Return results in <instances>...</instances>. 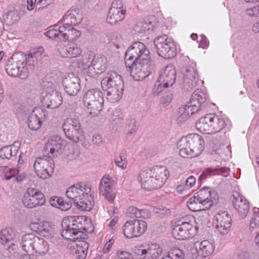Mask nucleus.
Instances as JSON below:
<instances>
[{"instance_id":"1","label":"nucleus","mask_w":259,"mask_h":259,"mask_svg":"<svg viewBox=\"0 0 259 259\" xmlns=\"http://www.w3.org/2000/svg\"><path fill=\"white\" fill-rule=\"evenodd\" d=\"M167 173L165 166H156L142 171L139 176L142 188L148 191L160 188L167 179Z\"/></svg>"},{"instance_id":"2","label":"nucleus","mask_w":259,"mask_h":259,"mask_svg":"<svg viewBox=\"0 0 259 259\" xmlns=\"http://www.w3.org/2000/svg\"><path fill=\"white\" fill-rule=\"evenodd\" d=\"M90 192V188L85 185L83 187L77 184L69 187L66 192V195L78 209L90 211L94 203L93 197L89 194Z\"/></svg>"},{"instance_id":"3","label":"nucleus","mask_w":259,"mask_h":259,"mask_svg":"<svg viewBox=\"0 0 259 259\" xmlns=\"http://www.w3.org/2000/svg\"><path fill=\"white\" fill-rule=\"evenodd\" d=\"M101 86L106 93V98L111 103H116L121 98L123 82L121 76L114 71L107 73L101 81Z\"/></svg>"},{"instance_id":"4","label":"nucleus","mask_w":259,"mask_h":259,"mask_svg":"<svg viewBox=\"0 0 259 259\" xmlns=\"http://www.w3.org/2000/svg\"><path fill=\"white\" fill-rule=\"evenodd\" d=\"M204 143L201 136L196 134L183 137L178 142L180 155L188 158L198 156L203 150Z\"/></svg>"},{"instance_id":"5","label":"nucleus","mask_w":259,"mask_h":259,"mask_svg":"<svg viewBox=\"0 0 259 259\" xmlns=\"http://www.w3.org/2000/svg\"><path fill=\"white\" fill-rule=\"evenodd\" d=\"M106 63L105 56L100 54L94 56L90 53L82 56L78 62V66L89 76L96 77L105 70Z\"/></svg>"},{"instance_id":"6","label":"nucleus","mask_w":259,"mask_h":259,"mask_svg":"<svg viewBox=\"0 0 259 259\" xmlns=\"http://www.w3.org/2000/svg\"><path fill=\"white\" fill-rule=\"evenodd\" d=\"M83 102L87 108L89 113L92 116H96L103 109V96L99 89L89 90L84 94Z\"/></svg>"},{"instance_id":"7","label":"nucleus","mask_w":259,"mask_h":259,"mask_svg":"<svg viewBox=\"0 0 259 259\" xmlns=\"http://www.w3.org/2000/svg\"><path fill=\"white\" fill-rule=\"evenodd\" d=\"M149 50L143 43L139 41L135 42L127 49L125 54V65H131L134 62L149 59Z\"/></svg>"},{"instance_id":"8","label":"nucleus","mask_w":259,"mask_h":259,"mask_svg":"<svg viewBox=\"0 0 259 259\" xmlns=\"http://www.w3.org/2000/svg\"><path fill=\"white\" fill-rule=\"evenodd\" d=\"M129 68L131 75L137 81L142 80L148 76L154 69V64L149 59L134 62L131 65H126Z\"/></svg>"},{"instance_id":"9","label":"nucleus","mask_w":259,"mask_h":259,"mask_svg":"<svg viewBox=\"0 0 259 259\" xmlns=\"http://www.w3.org/2000/svg\"><path fill=\"white\" fill-rule=\"evenodd\" d=\"M154 44L159 56L166 59L174 58L177 54V49L174 42L166 35L156 37Z\"/></svg>"},{"instance_id":"10","label":"nucleus","mask_w":259,"mask_h":259,"mask_svg":"<svg viewBox=\"0 0 259 259\" xmlns=\"http://www.w3.org/2000/svg\"><path fill=\"white\" fill-rule=\"evenodd\" d=\"M63 129L66 137L74 143H77L84 138L83 132L78 119H67L63 125Z\"/></svg>"},{"instance_id":"11","label":"nucleus","mask_w":259,"mask_h":259,"mask_svg":"<svg viewBox=\"0 0 259 259\" xmlns=\"http://www.w3.org/2000/svg\"><path fill=\"white\" fill-rule=\"evenodd\" d=\"M44 194L40 191L32 188H29L24 194L22 202L24 207L33 208L42 206L46 203Z\"/></svg>"},{"instance_id":"12","label":"nucleus","mask_w":259,"mask_h":259,"mask_svg":"<svg viewBox=\"0 0 259 259\" xmlns=\"http://www.w3.org/2000/svg\"><path fill=\"white\" fill-rule=\"evenodd\" d=\"M147 223L143 220L135 219L127 221L122 230L125 237L132 238L142 235L147 230Z\"/></svg>"},{"instance_id":"13","label":"nucleus","mask_w":259,"mask_h":259,"mask_svg":"<svg viewBox=\"0 0 259 259\" xmlns=\"http://www.w3.org/2000/svg\"><path fill=\"white\" fill-rule=\"evenodd\" d=\"M33 167L37 175L40 178L46 179L54 172V163L52 158L39 157L36 158Z\"/></svg>"},{"instance_id":"14","label":"nucleus","mask_w":259,"mask_h":259,"mask_svg":"<svg viewBox=\"0 0 259 259\" xmlns=\"http://www.w3.org/2000/svg\"><path fill=\"white\" fill-rule=\"evenodd\" d=\"M16 63H12L10 61L6 66V71L8 74L11 76H18L21 79H24L27 78L29 74L28 68L23 66V59H16Z\"/></svg>"},{"instance_id":"15","label":"nucleus","mask_w":259,"mask_h":259,"mask_svg":"<svg viewBox=\"0 0 259 259\" xmlns=\"http://www.w3.org/2000/svg\"><path fill=\"white\" fill-rule=\"evenodd\" d=\"M214 221L216 229L221 234L229 232L232 224V218L227 211H219L214 217Z\"/></svg>"},{"instance_id":"16","label":"nucleus","mask_w":259,"mask_h":259,"mask_svg":"<svg viewBox=\"0 0 259 259\" xmlns=\"http://www.w3.org/2000/svg\"><path fill=\"white\" fill-rule=\"evenodd\" d=\"M197 227L189 225H182L176 223L172 230L174 237L178 240H184L192 238L197 233Z\"/></svg>"},{"instance_id":"17","label":"nucleus","mask_w":259,"mask_h":259,"mask_svg":"<svg viewBox=\"0 0 259 259\" xmlns=\"http://www.w3.org/2000/svg\"><path fill=\"white\" fill-rule=\"evenodd\" d=\"M82 238H78L75 240L69 241L67 248L72 253L76 254V259H85L88 248L89 243Z\"/></svg>"},{"instance_id":"18","label":"nucleus","mask_w":259,"mask_h":259,"mask_svg":"<svg viewBox=\"0 0 259 259\" xmlns=\"http://www.w3.org/2000/svg\"><path fill=\"white\" fill-rule=\"evenodd\" d=\"M183 74V88L187 91H191L197 85L198 75L196 70L192 66H185L182 69Z\"/></svg>"},{"instance_id":"19","label":"nucleus","mask_w":259,"mask_h":259,"mask_svg":"<svg viewBox=\"0 0 259 259\" xmlns=\"http://www.w3.org/2000/svg\"><path fill=\"white\" fill-rule=\"evenodd\" d=\"M112 178L108 175H105L100 181L99 186V194L103 196L110 203H113L115 198V194L112 188Z\"/></svg>"},{"instance_id":"20","label":"nucleus","mask_w":259,"mask_h":259,"mask_svg":"<svg viewBox=\"0 0 259 259\" xmlns=\"http://www.w3.org/2000/svg\"><path fill=\"white\" fill-rule=\"evenodd\" d=\"M47 117V113L46 110L41 108H35L28 117V126L30 129L36 131L40 127L42 120Z\"/></svg>"},{"instance_id":"21","label":"nucleus","mask_w":259,"mask_h":259,"mask_svg":"<svg viewBox=\"0 0 259 259\" xmlns=\"http://www.w3.org/2000/svg\"><path fill=\"white\" fill-rule=\"evenodd\" d=\"M162 251L159 245L154 243L138 248L136 253L143 259H157Z\"/></svg>"},{"instance_id":"22","label":"nucleus","mask_w":259,"mask_h":259,"mask_svg":"<svg viewBox=\"0 0 259 259\" xmlns=\"http://www.w3.org/2000/svg\"><path fill=\"white\" fill-rule=\"evenodd\" d=\"M233 197L232 204L234 208L242 218L245 217L249 210L248 201L237 192L233 193Z\"/></svg>"},{"instance_id":"23","label":"nucleus","mask_w":259,"mask_h":259,"mask_svg":"<svg viewBox=\"0 0 259 259\" xmlns=\"http://www.w3.org/2000/svg\"><path fill=\"white\" fill-rule=\"evenodd\" d=\"M63 84L66 93L70 96H75L80 89V79L73 74L63 79Z\"/></svg>"},{"instance_id":"24","label":"nucleus","mask_w":259,"mask_h":259,"mask_svg":"<svg viewBox=\"0 0 259 259\" xmlns=\"http://www.w3.org/2000/svg\"><path fill=\"white\" fill-rule=\"evenodd\" d=\"M176 78V71L172 65H169L161 71L157 80L163 83L164 87H168L172 85Z\"/></svg>"},{"instance_id":"25","label":"nucleus","mask_w":259,"mask_h":259,"mask_svg":"<svg viewBox=\"0 0 259 259\" xmlns=\"http://www.w3.org/2000/svg\"><path fill=\"white\" fill-rule=\"evenodd\" d=\"M43 100L48 108L55 109L58 108L62 103V97L61 94L55 90L46 91V95Z\"/></svg>"},{"instance_id":"26","label":"nucleus","mask_w":259,"mask_h":259,"mask_svg":"<svg viewBox=\"0 0 259 259\" xmlns=\"http://www.w3.org/2000/svg\"><path fill=\"white\" fill-rule=\"evenodd\" d=\"M206 96L199 90H196L192 95L188 104L193 107V111L198 112L206 107Z\"/></svg>"},{"instance_id":"27","label":"nucleus","mask_w":259,"mask_h":259,"mask_svg":"<svg viewBox=\"0 0 259 259\" xmlns=\"http://www.w3.org/2000/svg\"><path fill=\"white\" fill-rule=\"evenodd\" d=\"M83 15L79 10L68 11L63 16L62 20L65 25H76L80 24L82 20Z\"/></svg>"},{"instance_id":"28","label":"nucleus","mask_w":259,"mask_h":259,"mask_svg":"<svg viewBox=\"0 0 259 259\" xmlns=\"http://www.w3.org/2000/svg\"><path fill=\"white\" fill-rule=\"evenodd\" d=\"M63 145L60 138L52 137L48 141L46 145L45 151L46 153H50L52 155L57 156L61 151Z\"/></svg>"},{"instance_id":"29","label":"nucleus","mask_w":259,"mask_h":259,"mask_svg":"<svg viewBox=\"0 0 259 259\" xmlns=\"http://www.w3.org/2000/svg\"><path fill=\"white\" fill-rule=\"evenodd\" d=\"M20 145L19 141H16L12 145L2 148L0 150V157L7 159L15 158Z\"/></svg>"},{"instance_id":"30","label":"nucleus","mask_w":259,"mask_h":259,"mask_svg":"<svg viewBox=\"0 0 259 259\" xmlns=\"http://www.w3.org/2000/svg\"><path fill=\"white\" fill-rule=\"evenodd\" d=\"M62 231V236L66 239L70 241H74L78 238H82V236H79L75 231H74L69 226V219H63L61 223Z\"/></svg>"},{"instance_id":"31","label":"nucleus","mask_w":259,"mask_h":259,"mask_svg":"<svg viewBox=\"0 0 259 259\" xmlns=\"http://www.w3.org/2000/svg\"><path fill=\"white\" fill-rule=\"evenodd\" d=\"M37 236L33 233H28L23 235L21 239V247L22 249L28 253L33 254V248Z\"/></svg>"},{"instance_id":"32","label":"nucleus","mask_w":259,"mask_h":259,"mask_svg":"<svg viewBox=\"0 0 259 259\" xmlns=\"http://www.w3.org/2000/svg\"><path fill=\"white\" fill-rule=\"evenodd\" d=\"M125 13V10L123 9L110 8L108 12L107 21L112 25L117 24L123 20Z\"/></svg>"},{"instance_id":"33","label":"nucleus","mask_w":259,"mask_h":259,"mask_svg":"<svg viewBox=\"0 0 259 259\" xmlns=\"http://www.w3.org/2000/svg\"><path fill=\"white\" fill-rule=\"evenodd\" d=\"M153 30V25L150 21L145 20L138 22L134 27L133 31L137 36H142L149 34Z\"/></svg>"},{"instance_id":"34","label":"nucleus","mask_w":259,"mask_h":259,"mask_svg":"<svg viewBox=\"0 0 259 259\" xmlns=\"http://www.w3.org/2000/svg\"><path fill=\"white\" fill-rule=\"evenodd\" d=\"M63 33L62 34L63 41L68 40L74 41L81 35L80 31L76 30L71 26L64 25L62 26Z\"/></svg>"},{"instance_id":"35","label":"nucleus","mask_w":259,"mask_h":259,"mask_svg":"<svg viewBox=\"0 0 259 259\" xmlns=\"http://www.w3.org/2000/svg\"><path fill=\"white\" fill-rule=\"evenodd\" d=\"M214 246L209 241L205 240L198 243L196 246V250L198 255L202 257H206L210 255L214 251Z\"/></svg>"},{"instance_id":"36","label":"nucleus","mask_w":259,"mask_h":259,"mask_svg":"<svg viewBox=\"0 0 259 259\" xmlns=\"http://www.w3.org/2000/svg\"><path fill=\"white\" fill-rule=\"evenodd\" d=\"M195 195L199 201L204 205V207L207 209L209 208L212 205L211 200V192L209 188L201 189Z\"/></svg>"},{"instance_id":"37","label":"nucleus","mask_w":259,"mask_h":259,"mask_svg":"<svg viewBox=\"0 0 259 259\" xmlns=\"http://www.w3.org/2000/svg\"><path fill=\"white\" fill-rule=\"evenodd\" d=\"M83 220L82 217L75 216L72 218V220H69V226L75 232L79 234V236H82L83 239H85L87 235L82 232V231L85 230V228L82 224Z\"/></svg>"},{"instance_id":"38","label":"nucleus","mask_w":259,"mask_h":259,"mask_svg":"<svg viewBox=\"0 0 259 259\" xmlns=\"http://www.w3.org/2000/svg\"><path fill=\"white\" fill-rule=\"evenodd\" d=\"M33 248V253H37L40 255H45L49 250V245L44 238L37 236Z\"/></svg>"},{"instance_id":"39","label":"nucleus","mask_w":259,"mask_h":259,"mask_svg":"<svg viewBox=\"0 0 259 259\" xmlns=\"http://www.w3.org/2000/svg\"><path fill=\"white\" fill-rule=\"evenodd\" d=\"M209 114L205 116L200 118L196 123V128L200 133L203 134H210V124L211 117H209Z\"/></svg>"},{"instance_id":"40","label":"nucleus","mask_w":259,"mask_h":259,"mask_svg":"<svg viewBox=\"0 0 259 259\" xmlns=\"http://www.w3.org/2000/svg\"><path fill=\"white\" fill-rule=\"evenodd\" d=\"M210 118L211 117L210 124V134L216 133L224 128L225 123L224 120L220 118L214 114H209Z\"/></svg>"},{"instance_id":"41","label":"nucleus","mask_w":259,"mask_h":259,"mask_svg":"<svg viewBox=\"0 0 259 259\" xmlns=\"http://www.w3.org/2000/svg\"><path fill=\"white\" fill-rule=\"evenodd\" d=\"M230 169L226 167H209L206 169L202 174L199 176L198 181H201L205 179L207 176L215 175H223L225 176L229 171Z\"/></svg>"},{"instance_id":"42","label":"nucleus","mask_w":259,"mask_h":259,"mask_svg":"<svg viewBox=\"0 0 259 259\" xmlns=\"http://www.w3.org/2000/svg\"><path fill=\"white\" fill-rule=\"evenodd\" d=\"M193 111V107H191L188 103L179 109V116L178 120L182 121L188 119L191 115L196 113Z\"/></svg>"},{"instance_id":"43","label":"nucleus","mask_w":259,"mask_h":259,"mask_svg":"<svg viewBox=\"0 0 259 259\" xmlns=\"http://www.w3.org/2000/svg\"><path fill=\"white\" fill-rule=\"evenodd\" d=\"M188 208L192 211H199L207 209L204 207L199 200L195 195L189 199L187 203Z\"/></svg>"},{"instance_id":"44","label":"nucleus","mask_w":259,"mask_h":259,"mask_svg":"<svg viewBox=\"0 0 259 259\" xmlns=\"http://www.w3.org/2000/svg\"><path fill=\"white\" fill-rule=\"evenodd\" d=\"M15 236V234L12 228L4 229L0 232V241L2 244L5 245L12 241Z\"/></svg>"},{"instance_id":"45","label":"nucleus","mask_w":259,"mask_h":259,"mask_svg":"<svg viewBox=\"0 0 259 259\" xmlns=\"http://www.w3.org/2000/svg\"><path fill=\"white\" fill-rule=\"evenodd\" d=\"M39 228V234L46 237L53 236L55 234L54 225L49 222H42Z\"/></svg>"},{"instance_id":"46","label":"nucleus","mask_w":259,"mask_h":259,"mask_svg":"<svg viewBox=\"0 0 259 259\" xmlns=\"http://www.w3.org/2000/svg\"><path fill=\"white\" fill-rule=\"evenodd\" d=\"M3 19L7 25H11L19 20V16L17 11H10L3 16Z\"/></svg>"},{"instance_id":"47","label":"nucleus","mask_w":259,"mask_h":259,"mask_svg":"<svg viewBox=\"0 0 259 259\" xmlns=\"http://www.w3.org/2000/svg\"><path fill=\"white\" fill-rule=\"evenodd\" d=\"M17 57V59H23V66H25L27 68V66L30 69H32L38 64V61L32 58L31 56L24 55L23 54H20Z\"/></svg>"},{"instance_id":"48","label":"nucleus","mask_w":259,"mask_h":259,"mask_svg":"<svg viewBox=\"0 0 259 259\" xmlns=\"http://www.w3.org/2000/svg\"><path fill=\"white\" fill-rule=\"evenodd\" d=\"M62 26H60L58 29H51L45 33L46 36L53 39H58L63 41L62 35L63 30L61 29Z\"/></svg>"},{"instance_id":"49","label":"nucleus","mask_w":259,"mask_h":259,"mask_svg":"<svg viewBox=\"0 0 259 259\" xmlns=\"http://www.w3.org/2000/svg\"><path fill=\"white\" fill-rule=\"evenodd\" d=\"M127 135L129 136L134 135L136 133L138 129V126L136 120L135 119H131L128 120L127 124Z\"/></svg>"},{"instance_id":"50","label":"nucleus","mask_w":259,"mask_h":259,"mask_svg":"<svg viewBox=\"0 0 259 259\" xmlns=\"http://www.w3.org/2000/svg\"><path fill=\"white\" fill-rule=\"evenodd\" d=\"M4 174V177L6 180H9L14 177V170L7 166H0V175Z\"/></svg>"},{"instance_id":"51","label":"nucleus","mask_w":259,"mask_h":259,"mask_svg":"<svg viewBox=\"0 0 259 259\" xmlns=\"http://www.w3.org/2000/svg\"><path fill=\"white\" fill-rule=\"evenodd\" d=\"M171 259H184L183 251L178 248H173L168 252Z\"/></svg>"},{"instance_id":"52","label":"nucleus","mask_w":259,"mask_h":259,"mask_svg":"<svg viewBox=\"0 0 259 259\" xmlns=\"http://www.w3.org/2000/svg\"><path fill=\"white\" fill-rule=\"evenodd\" d=\"M245 13L249 17L259 18V4L247 9Z\"/></svg>"},{"instance_id":"53","label":"nucleus","mask_w":259,"mask_h":259,"mask_svg":"<svg viewBox=\"0 0 259 259\" xmlns=\"http://www.w3.org/2000/svg\"><path fill=\"white\" fill-rule=\"evenodd\" d=\"M177 223L182 225H189V226L191 227L194 226V224L195 223V220L193 216L188 215L181 218L180 220L177 221Z\"/></svg>"},{"instance_id":"54","label":"nucleus","mask_w":259,"mask_h":259,"mask_svg":"<svg viewBox=\"0 0 259 259\" xmlns=\"http://www.w3.org/2000/svg\"><path fill=\"white\" fill-rule=\"evenodd\" d=\"M114 161L116 165L122 169H124L127 166L126 158L124 155H120L118 157L115 158Z\"/></svg>"},{"instance_id":"55","label":"nucleus","mask_w":259,"mask_h":259,"mask_svg":"<svg viewBox=\"0 0 259 259\" xmlns=\"http://www.w3.org/2000/svg\"><path fill=\"white\" fill-rule=\"evenodd\" d=\"M43 48L40 47L37 49H34L30 51L29 54H28L29 56H31L32 58L35 59L36 61L38 62V61L40 60L42 57V53L43 52Z\"/></svg>"},{"instance_id":"56","label":"nucleus","mask_w":259,"mask_h":259,"mask_svg":"<svg viewBox=\"0 0 259 259\" xmlns=\"http://www.w3.org/2000/svg\"><path fill=\"white\" fill-rule=\"evenodd\" d=\"M167 88V87H165L163 85V83L157 80L153 89V94L155 95L158 96L162 91H163L164 89Z\"/></svg>"},{"instance_id":"57","label":"nucleus","mask_w":259,"mask_h":259,"mask_svg":"<svg viewBox=\"0 0 259 259\" xmlns=\"http://www.w3.org/2000/svg\"><path fill=\"white\" fill-rule=\"evenodd\" d=\"M154 211L155 213L160 217L169 214L170 213V210L169 209L162 206L156 208Z\"/></svg>"},{"instance_id":"58","label":"nucleus","mask_w":259,"mask_h":259,"mask_svg":"<svg viewBox=\"0 0 259 259\" xmlns=\"http://www.w3.org/2000/svg\"><path fill=\"white\" fill-rule=\"evenodd\" d=\"M139 211L140 209L134 206H131L127 209V213L128 216L131 218L135 217L136 218H139Z\"/></svg>"},{"instance_id":"59","label":"nucleus","mask_w":259,"mask_h":259,"mask_svg":"<svg viewBox=\"0 0 259 259\" xmlns=\"http://www.w3.org/2000/svg\"><path fill=\"white\" fill-rule=\"evenodd\" d=\"M196 183V179L193 176L189 177L185 181V189L186 190H188L191 188Z\"/></svg>"},{"instance_id":"60","label":"nucleus","mask_w":259,"mask_h":259,"mask_svg":"<svg viewBox=\"0 0 259 259\" xmlns=\"http://www.w3.org/2000/svg\"><path fill=\"white\" fill-rule=\"evenodd\" d=\"M70 46L62 48L60 52L61 56L64 58H72Z\"/></svg>"},{"instance_id":"61","label":"nucleus","mask_w":259,"mask_h":259,"mask_svg":"<svg viewBox=\"0 0 259 259\" xmlns=\"http://www.w3.org/2000/svg\"><path fill=\"white\" fill-rule=\"evenodd\" d=\"M62 202V198L57 196L52 197L50 200V203L52 206L58 208Z\"/></svg>"},{"instance_id":"62","label":"nucleus","mask_w":259,"mask_h":259,"mask_svg":"<svg viewBox=\"0 0 259 259\" xmlns=\"http://www.w3.org/2000/svg\"><path fill=\"white\" fill-rule=\"evenodd\" d=\"M118 259H132V255L125 251H118L117 252Z\"/></svg>"},{"instance_id":"63","label":"nucleus","mask_w":259,"mask_h":259,"mask_svg":"<svg viewBox=\"0 0 259 259\" xmlns=\"http://www.w3.org/2000/svg\"><path fill=\"white\" fill-rule=\"evenodd\" d=\"M70 48L72 58L77 57L81 54L82 50L79 47L73 45L70 46Z\"/></svg>"},{"instance_id":"64","label":"nucleus","mask_w":259,"mask_h":259,"mask_svg":"<svg viewBox=\"0 0 259 259\" xmlns=\"http://www.w3.org/2000/svg\"><path fill=\"white\" fill-rule=\"evenodd\" d=\"M259 227V215H253L250 223L251 228H256Z\"/></svg>"}]
</instances>
